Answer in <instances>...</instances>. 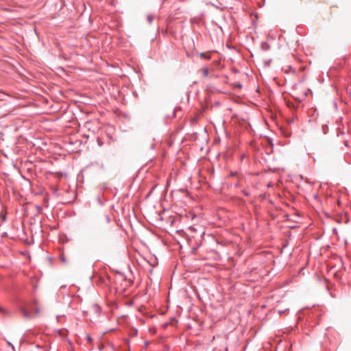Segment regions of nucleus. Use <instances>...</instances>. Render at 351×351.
I'll list each match as a JSON object with an SVG mask.
<instances>
[{"instance_id":"obj_3","label":"nucleus","mask_w":351,"mask_h":351,"mask_svg":"<svg viewBox=\"0 0 351 351\" xmlns=\"http://www.w3.org/2000/svg\"><path fill=\"white\" fill-rule=\"evenodd\" d=\"M200 56L206 59V60H209L210 58V56L209 54L208 53H201L200 54Z\"/></svg>"},{"instance_id":"obj_6","label":"nucleus","mask_w":351,"mask_h":351,"mask_svg":"<svg viewBox=\"0 0 351 351\" xmlns=\"http://www.w3.org/2000/svg\"><path fill=\"white\" fill-rule=\"evenodd\" d=\"M136 332H137L136 330H134V329L133 328V333H132V335L134 336V335H136Z\"/></svg>"},{"instance_id":"obj_8","label":"nucleus","mask_w":351,"mask_h":351,"mask_svg":"<svg viewBox=\"0 0 351 351\" xmlns=\"http://www.w3.org/2000/svg\"><path fill=\"white\" fill-rule=\"evenodd\" d=\"M123 348H124V347H123V346H122L121 348V350L122 351L123 350Z\"/></svg>"},{"instance_id":"obj_5","label":"nucleus","mask_w":351,"mask_h":351,"mask_svg":"<svg viewBox=\"0 0 351 351\" xmlns=\"http://www.w3.org/2000/svg\"><path fill=\"white\" fill-rule=\"evenodd\" d=\"M284 134L286 136H291V133L289 132H284Z\"/></svg>"},{"instance_id":"obj_4","label":"nucleus","mask_w":351,"mask_h":351,"mask_svg":"<svg viewBox=\"0 0 351 351\" xmlns=\"http://www.w3.org/2000/svg\"><path fill=\"white\" fill-rule=\"evenodd\" d=\"M130 341L129 340H127L125 343V346L126 347V350L125 351H130Z\"/></svg>"},{"instance_id":"obj_2","label":"nucleus","mask_w":351,"mask_h":351,"mask_svg":"<svg viewBox=\"0 0 351 351\" xmlns=\"http://www.w3.org/2000/svg\"><path fill=\"white\" fill-rule=\"evenodd\" d=\"M153 19H154V16L152 15L148 14L147 16V21L149 24H150L152 22Z\"/></svg>"},{"instance_id":"obj_1","label":"nucleus","mask_w":351,"mask_h":351,"mask_svg":"<svg viewBox=\"0 0 351 351\" xmlns=\"http://www.w3.org/2000/svg\"><path fill=\"white\" fill-rule=\"evenodd\" d=\"M201 71H202L203 76L204 77H206L208 76V69L207 67L202 68Z\"/></svg>"},{"instance_id":"obj_7","label":"nucleus","mask_w":351,"mask_h":351,"mask_svg":"<svg viewBox=\"0 0 351 351\" xmlns=\"http://www.w3.org/2000/svg\"><path fill=\"white\" fill-rule=\"evenodd\" d=\"M0 312H1V313H4V312H5V311H4V309H3L2 308H1V307H0Z\"/></svg>"}]
</instances>
